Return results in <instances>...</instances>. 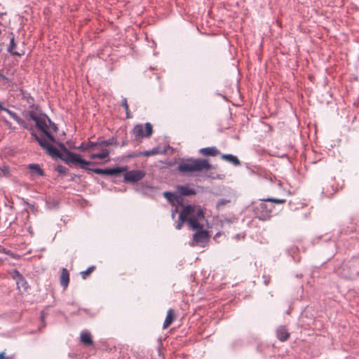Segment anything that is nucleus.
I'll list each match as a JSON object with an SVG mask.
<instances>
[{"label": "nucleus", "instance_id": "nucleus-1", "mask_svg": "<svg viewBox=\"0 0 359 359\" xmlns=\"http://www.w3.org/2000/svg\"><path fill=\"white\" fill-rule=\"evenodd\" d=\"M27 118L34 121L36 128L44 134V137H39L35 133H32V135L39 142L40 146L46 149V152L50 156H60L59 150L52 145V144L55 142V139L54 136L48 132V123H50V118L46 114H41L34 110L28 112Z\"/></svg>", "mask_w": 359, "mask_h": 359}, {"label": "nucleus", "instance_id": "nucleus-2", "mask_svg": "<svg viewBox=\"0 0 359 359\" xmlns=\"http://www.w3.org/2000/svg\"><path fill=\"white\" fill-rule=\"evenodd\" d=\"M204 219L203 210L191 205L185 206L179 215V220L187 221L192 230L203 229Z\"/></svg>", "mask_w": 359, "mask_h": 359}, {"label": "nucleus", "instance_id": "nucleus-3", "mask_svg": "<svg viewBox=\"0 0 359 359\" xmlns=\"http://www.w3.org/2000/svg\"><path fill=\"white\" fill-rule=\"evenodd\" d=\"M212 165L208 159L205 158H188L177 166V170L182 173L202 172L211 168Z\"/></svg>", "mask_w": 359, "mask_h": 359}, {"label": "nucleus", "instance_id": "nucleus-4", "mask_svg": "<svg viewBox=\"0 0 359 359\" xmlns=\"http://www.w3.org/2000/svg\"><path fill=\"white\" fill-rule=\"evenodd\" d=\"M60 147L63 150L64 154L63 156H61V154L60 153V156L58 157L61 158L66 163L79 165L83 170H88V165L94 164V163L91 161H87L83 159L80 154L69 151L63 144H61Z\"/></svg>", "mask_w": 359, "mask_h": 359}, {"label": "nucleus", "instance_id": "nucleus-5", "mask_svg": "<svg viewBox=\"0 0 359 359\" xmlns=\"http://www.w3.org/2000/svg\"><path fill=\"white\" fill-rule=\"evenodd\" d=\"M266 202L275 203L277 204H283L286 202L285 199H278L273 198H268L262 200L261 203L256 207L257 213L259 214V217L262 219L269 217L270 214L273 209V205L266 204Z\"/></svg>", "mask_w": 359, "mask_h": 359}, {"label": "nucleus", "instance_id": "nucleus-6", "mask_svg": "<svg viewBox=\"0 0 359 359\" xmlns=\"http://www.w3.org/2000/svg\"><path fill=\"white\" fill-rule=\"evenodd\" d=\"M359 263L349 261L342 265L340 271L338 273L343 278L346 279L355 278L358 275V266Z\"/></svg>", "mask_w": 359, "mask_h": 359}, {"label": "nucleus", "instance_id": "nucleus-7", "mask_svg": "<svg viewBox=\"0 0 359 359\" xmlns=\"http://www.w3.org/2000/svg\"><path fill=\"white\" fill-rule=\"evenodd\" d=\"M133 133L136 139L150 137L153 133L152 125L150 123H147L144 125L137 124L134 127Z\"/></svg>", "mask_w": 359, "mask_h": 359}, {"label": "nucleus", "instance_id": "nucleus-8", "mask_svg": "<svg viewBox=\"0 0 359 359\" xmlns=\"http://www.w3.org/2000/svg\"><path fill=\"white\" fill-rule=\"evenodd\" d=\"M196 231L194 234L193 242L191 243V245H200L201 247H205L209 238L208 232L203 229V228Z\"/></svg>", "mask_w": 359, "mask_h": 359}, {"label": "nucleus", "instance_id": "nucleus-9", "mask_svg": "<svg viewBox=\"0 0 359 359\" xmlns=\"http://www.w3.org/2000/svg\"><path fill=\"white\" fill-rule=\"evenodd\" d=\"M124 182L135 183L143 179L146 175L145 172L140 170L124 171Z\"/></svg>", "mask_w": 359, "mask_h": 359}, {"label": "nucleus", "instance_id": "nucleus-10", "mask_svg": "<svg viewBox=\"0 0 359 359\" xmlns=\"http://www.w3.org/2000/svg\"><path fill=\"white\" fill-rule=\"evenodd\" d=\"M87 170H90L96 174H100V175H118V174H120L124 171H126V167H118V168H106V169H101V168L90 169V168H88Z\"/></svg>", "mask_w": 359, "mask_h": 359}, {"label": "nucleus", "instance_id": "nucleus-11", "mask_svg": "<svg viewBox=\"0 0 359 359\" xmlns=\"http://www.w3.org/2000/svg\"><path fill=\"white\" fill-rule=\"evenodd\" d=\"M1 111H6L8 114L10 115V116L13 118L19 125H20L24 128H26L27 130H32V127H29L28 124L21 118H20L15 112L9 110L8 109H6L4 107V109H1Z\"/></svg>", "mask_w": 359, "mask_h": 359}, {"label": "nucleus", "instance_id": "nucleus-12", "mask_svg": "<svg viewBox=\"0 0 359 359\" xmlns=\"http://www.w3.org/2000/svg\"><path fill=\"white\" fill-rule=\"evenodd\" d=\"M101 144L109 145L111 142L109 141H102L101 142H88L87 144L82 143L79 147H77L76 149L82 151L95 149L97 146Z\"/></svg>", "mask_w": 359, "mask_h": 359}, {"label": "nucleus", "instance_id": "nucleus-13", "mask_svg": "<svg viewBox=\"0 0 359 359\" xmlns=\"http://www.w3.org/2000/svg\"><path fill=\"white\" fill-rule=\"evenodd\" d=\"M107 146H108V145L107 144H101V145L97 146L95 149L100 150V152L97 153V154H92L90 156V158L91 159H95V158L104 159L107 157H108V156L109 154V151L107 149L104 147H107Z\"/></svg>", "mask_w": 359, "mask_h": 359}, {"label": "nucleus", "instance_id": "nucleus-14", "mask_svg": "<svg viewBox=\"0 0 359 359\" xmlns=\"http://www.w3.org/2000/svg\"><path fill=\"white\" fill-rule=\"evenodd\" d=\"M176 318L175 311L172 309H168L165 321L163 325V329H167L175 320Z\"/></svg>", "mask_w": 359, "mask_h": 359}, {"label": "nucleus", "instance_id": "nucleus-15", "mask_svg": "<svg viewBox=\"0 0 359 359\" xmlns=\"http://www.w3.org/2000/svg\"><path fill=\"white\" fill-rule=\"evenodd\" d=\"M60 283V285L64 287V289H66L68 287L69 283V273L68 270L65 268H63L61 271Z\"/></svg>", "mask_w": 359, "mask_h": 359}, {"label": "nucleus", "instance_id": "nucleus-16", "mask_svg": "<svg viewBox=\"0 0 359 359\" xmlns=\"http://www.w3.org/2000/svg\"><path fill=\"white\" fill-rule=\"evenodd\" d=\"M199 152L206 156H216L219 154V151L215 147L202 148Z\"/></svg>", "mask_w": 359, "mask_h": 359}, {"label": "nucleus", "instance_id": "nucleus-17", "mask_svg": "<svg viewBox=\"0 0 359 359\" xmlns=\"http://www.w3.org/2000/svg\"><path fill=\"white\" fill-rule=\"evenodd\" d=\"M27 168L31 171V175L32 177L36 176H43L44 175L43 170L40 168L39 164H29Z\"/></svg>", "mask_w": 359, "mask_h": 359}, {"label": "nucleus", "instance_id": "nucleus-18", "mask_svg": "<svg viewBox=\"0 0 359 359\" xmlns=\"http://www.w3.org/2000/svg\"><path fill=\"white\" fill-rule=\"evenodd\" d=\"M81 341L85 346H92L93 345V341L92 339L91 334L86 330L81 333Z\"/></svg>", "mask_w": 359, "mask_h": 359}, {"label": "nucleus", "instance_id": "nucleus-19", "mask_svg": "<svg viewBox=\"0 0 359 359\" xmlns=\"http://www.w3.org/2000/svg\"><path fill=\"white\" fill-rule=\"evenodd\" d=\"M276 335L281 341H286L290 337V333L285 327H280L276 330Z\"/></svg>", "mask_w": 359, "mask_h": 359}, {"label": "nucleus", "instance_id": "nucleus-20", "mask_svg": "<svg viewBox=\"0 0 359 359\" xmlns=\"http://www.w3.org/2000/svg\"><path fill=\"white\" fill-rule=\"evenodd\" d=\"M221 158L222 159L231 163L233 165L238 166L241 165V161L236 156L232 154H222Z\"/></svg>", "mask_w": 359, "mask_h": 359}, {"label": "nucleus", "instance_id": "nucleus-21", "mask_svg": "<svg viewBox=\"0 0 359 359\" xmlns=\"http://www.w3.org/2000/svg\"><path fill=\"white\" fill-rule=\"evenodd\" d=\"M15 46H16V44H15V39L13 36V37H11V39L10 40V44L8 46L7 51L8 53H10L11 54H12L13 55H16V56H19V57L23 55H24V52L23 51L20 53V52H17V51H14L13 50L15 48Z\"/></svg>", "mask_w": 359, "mask_h": 359}, {"label": "nucleus", "instance_id": "nucleus-22", "mask_svg": "<svg viewBox=\"0 0 359 359\" xmlns=\"http://www.w3.org/2000/svg\"><path fill=\"white\" fill-rule=\"evenodd\" d=\"M177 190L180 192V194L183 196H191L194 195L196 194L194 189H190L187 186H179L177 187Z\"/></svg>", "mask_w": 359, "mask_h": 359}, {"label": "nucleus", "instance_id": "nucleus-23", "mask_svg": "<svg viewBox=\"0 0 359 359\" xmlns=\"http://www.w3.org/2000/svg\"><path fill=\"white\" fill-rule=\"evenodd\" d=\"M11 176V171L8 166L3 165L0 168V177H9Z\"/></svg>", "mask_w": 359, "mask_h": 359}, {"label": "nucleus", "instance_id": "nucleus-24", "mask_svg": "<svg viewBox=\"0 0 359 359\" xmlns=\"http://www.w3.org/2000/svg\"><path fill=\"white\" fill-rule=\"evenodd\" d=\"M95 270V266H89L86 271H81V275L83 279H86Z\"/></svg>", "mask_w": 359, "mask_h": 359}, {"label": "nucleus", "instance_id": "nucleus-25", "mask_svg": "<svg viewBox=\"0 0 359 359\" xmlns=\"http://www.w3.org/2000/svg\"><path fill=\"white\" fill-rule=\"evenodd\" d=\"M159 154V150L158 148H153L152 149L149 151H145L144 152H141L139 156H154Z\"/></svg>", "mask_w": 359, "mask_h": 359}, {"label": "nucleus", "instance_id": "nucleus-26", "mask_svg": "<svg viewBox=\"0 0 359 359\" xmlns=\"http://www.w3.org/2000/svg\"><path fill=\"white\" fill-rule=\"evenodd\" d=\"M14 273H15L14 278L17 277L18 278V281L17 282L18 285H19L20 283V282L27 283L26 281L25 280L23 276H22V274L20 273V272L18 271L15 270Z\"/></svg>", "mask_w": 359, "mask_h": 359}, {"label": "nucleus", "instance_id": "nucleus-27", "mask_svg": "<svg viewBox=\"0 0 359 359\" xmlns=\"http://www.w3.org/2000/svg\"><path fill=\"white\" fill-rule=\"evenodd\" d=\"M123 107H124L125 110H126V117L128 118H131V116L130 115V113H129V107H128V102H127V100L126 98H124L123 100Z\"/></svg>", "mask_w": 359, "mask_h": 359}, {"label": "nucleus", "instance_id": "nucleus-28", "mask_svg": "<svg viewBox=\"0 0 359 359\" xmlns=\"http://www.w3.org/2000/svg\"><path fill=\"white\" fill-rule=\"evenodd\" d=\"M48 123V132L51 133L52 132H56L57 130V127L54 123L50 121V123Z\"/></svg>", "mask_w": 359, "mask_h": 359}, {"label": "nucleus", "instance_id": "nucleus-29", "mask_svg": "<svg viewBox=\"0 0 359 359\" xmlns=\"http://www.w3.org/2000/svg\"><path fill=\"white\" fill-rule=\"evenodd\" d=\"M230 201L229 200H226V199H221L219 200L217 203V208H221L222 206H224L226 204H227L228 203H229Z\"/></svg>", "mask_w": 359, "mask_h": 359}, {"label": "nucleus", "instance_id": "nucleus-30", "mask_svg": "<svg viewBox=\"0 0 359 359\" xmlns=\"http://www.w3.org/2000/svg\"><path fill=\"white\" fill-rule=\"evenodd\" d=\"M163 195L169 201H172L174 198V195L170 192H165Z\"/></svg>", "mask_w": 359, "mask_h": 359}, {"label": "nucleus", "instance_id": "nucleus-31", "mask_svg": "<svg viewBox=\"0 0 359 359\" xmlns=\"http://www.w3.org/2000/svg\"><path fill=\"white\" fill-rule=\"evenodd\" d=\"M184 221H182V220H180V222H178V224L176 225V229H181V228L182 227V225H183V222Z\"/></svg>", "mask_w": 359, "mask_h": 359}, {"label": "nucleus", "instance_id": "nucleus-32", "mask_svg": "<svg viewBox=\"0 0 359 359\" xmlns=\"http://www.w3.org/2000/svg\"><path fill=\"white\" fill-rule=\"evenodd\" d=\"M5 123H6V126H7L9 128H11V123H10V122H8V121H5Z\"/></svg>", "mask_w": 359, "mask_h": 359}, {"label": "nucleus", "instance_id": "nucleus-33", "mask_svg": "<svg viewBox=\"0 0 359 359\" xmlns=\"http://www.w3.org/2000/svg\"><path fill=\"white\" fill-rule=\"evenodd\" d=\"M0 359H5L4 353L0 354Z\"/></svg>", "mask_w": 359, "mask_h": 359}, {"label": "nucleus", "instance_id": "nucleus-34", "mask_svg": "<svg viewBox=\"0 0 359 359\" xmlns=\"http://www.w3.org/2000/svg\"><path fill=\"white\" fill-rule=\"evenodd\" d=\"M0 76H1V74H0Z\"/></svg>", "mask_w": 359, "mask_h": 359}]
</instances>
